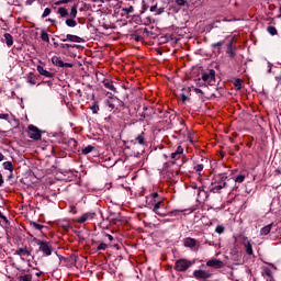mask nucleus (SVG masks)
I'll list each match as a JSON object with an SVG mask.
<instances>
[{"instance_id": "nucleus-11", "label": "nucleus", "mask_w": 281, "mask_h": 281, "mask_svg": "<svg viewBox=\"0 0 281 281\" xmlns=\"http://www.w3.org/2000/svg\"><path fill=\"white\" fill-rule=\"evenodd\" d=\"M92 218H95V213L94 212H88V213H85L81 217H79L77 220V223H87V221H92Z\"/></svg>"}, {"instance_id": "nucleus-30", "label": "nucleus", "mask_w": 281, "mask_h": 281, "mask_svg": "<svg viewBox=\"0 0 281 281\" xmlns=\"http://www.w3.org/2000/svg\"><path fill=\"white\" fill-rule=\"evenodd\" d=\"M52 14V9L46 8L42 14V19H45Z\"/></svg>"}, {"instance_id": "nucleus-18", "label": "nucleus", "mask_w": 281, "mask_h": 281, "mask_svg": "<svg viewBox=\"0 0 281 281\" xmlns=\"http://www.w3.org/2000/svg\"><path fill=\"white\" fill-rule=\"evenodd\" d=\"M4 41L8 45V47H12L14 45V40L10 33L4 34Z\"/></svg>"}, {"instance_id": "nucleus-21", "label": "nucleus", "mask_w": 281, "mask_h": 281, "mask_svg": "<svg viewBox=\"0 0 281 281\" xmlns=\"http://www.w3.org/2000/svg\"><path fill=\"white\" fill-rule=\"evenodd\" d=\"M136 142L137 144H139L140 146H145L146 144V138L144 137V133H142L140 135H138L136 137Z\"/></svg>"}, {"instance_id": "nucleus-14", "label": "nucleus", "mask_w": 281, "mask_h": 281, "mask_svg": "<svg viewBox=\"0 0 281 281\" xmlns=\"http://www.w3.org/2000/svg\"><path fill=\"white\" fill-rule=\"evenodd\" d=\"M184 247H189L190 249H193V247H196V239L187 237L183 239Z\"/></svg>"}, {"instance_id": "nucleus-56", "label": "nucleus", "mask_w": 281, "mask_h": 281, "mask_svg": "<svg viewBox=\"0 0 281 281\" xmlns=\"http://www.w3.org/2000/svg\"><path fill=\"white\" fill-rule=\"evenodd\" d=\"M277 82H281V75L276 77Z\"/></svg>"}, {"instance_id": "nucleus-55", "label": "nucleus", "mask_w": 281, "mask_h": 281, "mask_svg": "<svg viewBox=\"0 0 281 281\" xmlns=\"http://www.w3.org/2000/svg\"><path fill=\"white\" fill-rule=\"evenodd\" d=\"M1 186H3V177L2 176H0V188H1Z\"/></svg>"}, {"instance_id": "nucleus-16", "label": "nucleus", "mask_w": 281, "mask_h": 281, "mask_svg": "<svg viewBox=\"0 0 281 281\" xmlns=\"http://www.w3.org/2000/svg\"><path fill=\"white\" fill-rule=\"evenodd\" d=\"M37 71L41 76H45V78H54V74L45 70L43 66H37Z\"/></svg>"}, {"instance_id": "nucleus-61", "label": "nucleus", "mask_w": 281, "mask_h": 281, "mask_svg": "<svg viewBox=\"0 0 281 281\" xmlns=\"http://www.w3.org/2000/svg\"><path fill=\"white\" fill-rule=\"evenodd\" d=\"M41 273H43V272H38L36 276H41Z\"/></svg>"}, {"instance_id": "nucleus-4", "label": "nucleus", "mask_w": 281, "mask_h": 281, "mask_svg": "<svg viewBox=\"0 0 281 281\" xmlns=\"http://www.w3.org/2000/svg\"><path fill=\"white\" fill-rule=\"evenodd\" d=\"M29 131H27V137H30V139H35L38 140L41 139V137L43 136L41 134V130H38V127L34 126V125H29Z\"/></svg>"}, {"instance_id": "nucleus-5", "label": "nucleus", "mask_w": 281, "mask_h": 281, "mask_svg": "<svg viewBox=\"0 0 281 281\" xmlns=\"http://www.w3.org/2000/svg\"><path fill=\"white\" fill-rule=\"evenodd\" d=\"M212 186L214 187L211 189V192H218V190H223V188H227V177L220 176V180L217 184L213 182Z\"/></svg>"}, {"instance_id": "nucleus-52", "label": "nucleus", "mask_w": 281, "mask_h": 281, "mask_svg": "<svg viewBox=\"0 0 281 281\" xmlns=\"http://www.w3.org/2000/svg\"><path fill=\"white\" fill-rule=\"evenodd\" d=\"M151 198L153 199H159V193H157V192L151 193Z\"/></svg>"}, {"instance_id": "nucleus-24", "label": "nucleus", "mask_w": 281, "mask_h": 281, "mask_svg": "<svg viewBox=\"0 0 281 281\" xmlns=\"http://www.w3.org/2000/svg\"><path fill=\"white\" fill-rule=\"evenodd\" d=\"M66 25H67L68 27H76V25H78V22H76V20H74V18L67 19V20H66Z\"/></svg>"}, {"instance_id": "nucleus-23", "label": "nucleus", "mask_w": 281, "mask_h": 281, "mask_svg": "<svg viewBox=\"0 0 281 281\" xmlns=\"http://www.w3.org/2000/svg\"><path fill=\"white\" fill-rule=\"evenodd\" d=\"M226 54H228L229 58H236V52L232 48V42L228 45Z\"/></svg>"}, {"instance_id": "nucleus-54", "label": "nucleus", "mask_w": 281, "mask_h": 281, "mask_svg": "<svg viewBox=\"0 0 281 281\" xmlns=\"http://www.w3.org/2000/svg\"><path fill=\"white\" fill-rule=\"evenodd\" d=\"M5 159V156H3V154L0 153V161H3Z\"/></svg>"}, {"instance_id": "nucleus-6", "label": "nucleus", "mask_w": 281, "mask_h": 281, "mask_svg": "<svg viewBox=\"0 0 281 281\" xmlns=\"http://www.w3.org/2000/svg\"><path fill=\"white\" fill-rule=\"evenodd\" d=\"M193 278L196 280H207L209 278H212V273L207 270H195L193 272Z\"/></svg>"}, {"instance_id": "nucleus-44", "label": "nucleus", "mask_w": 281, "mask_h": 281, "mask_svg": "<svg viewBox=\"0 0 281 281\" xmlns=\"http://www.w3.org/2000/svg\"><path fill=\"white\" fill-rule=\"evenodd\" d=\"M176 153H177L178 155H183V147H182L181 145H179V146L177 147V149H176Z\"/></svg>"}, {"instance_id": "nucleus-34", "label": "nucleus", "mask_w": 281, "mask_h": 281, "mask_svg": "<svg viewBox=\"0 0 281 281\" xmlns=\"http://www.w3.org/2000/svg\"><path fill=\"white\" fill-rule=\"evenodd\" d=\"M106 105L109 106V109H111L113 111V109H115V103H113V98H111V100L106 101Z\"/></svg>"}, {"instance_id": "nucleus-49", "label": "nucleus", "mask_w": 281, "mask_h": 281, "mask_svg": "<svg viewBox=\"0 0 281 281\" xmlns=\"http://www.w3.org/2000/svg\"><path fill=\"white\" fill-rule=\"evenodd\" d=\"M150 12H159V7H157V4L151 5Z\"/></svg>"}, {"instance_id": "nucleus-8", "label": "nucleus", "mask_w": 281, "mask_h": 281, "mask_svg": "<svg viewBox=\"0 0 281 281\" xmlns=\"http://www.w3.org/2000/svg\"><path fill=\"white\" fill-rule=\"evenodd\" d=\"M52 63L56 67H68V68L74 67V64L65 63L63 61V59H60V57H56V56L52 58Z\"/></svg>"}, {"instance_id": "nucleus-47", "label": "nucleus", "mask_w": 281, "mask_h": 281, "mask_svg": "<svg viewBox=\"0 0 281 281\" xmlns=\"http://www.w3.org/2000/svg\"><path fill=\"white\" fill-rule=\"evenodd\" d=\"M181 100L183 103L188 102V100H190V98H188V95H186V93H181Z\"/></svg>"}, {"instance_id": "nucleus-2", "label": "nucleus", "mask_w": 281, "mask_h": 281, "mask_svg": "<svg viewBox=\"0 0 281 281\" xmlns=\"http://www.w3.org/2000/svg\"><path fill=\"white\" fill-rule=\"evenodd\" d=\"M192 267V261L188 259H178L176 261L175 269L176 271H188Z\"/></svg>"}, {"instance_id": "nucleus-57", "label": "nucleus", "mask_w": 281, "mask_h": 281, "mask_svg": "<svg viewBox=\"0 0 281 281\" xmlns=\"http://www.w3.org/2000/svg\"><path fill=\"white\" fill-rule=\"evenodd\" d=\"M49 23H56V20H53V19H48L47 20Z\"/></svg>"}, {"instance_id": "nucleus-51", "label": "nucleus", "mask_w": 281, "mask_h": 281, "mask_svg": "<svg viewBox=\"0 0 281 281\" xmlns=\"http://www.w3.org/2000/svg\"><path fill=\"white\" fill-rule=\"evenodd\" d=\"M10 117L9 114H0V120H8Z\"/></svg>"}, {"instance_id": "nucleus-1", "label": "nucleus", "mask_w": 281, "mask_h": 281, "mask_svg": "<svg viewBox=\"0 0 281 281\" xmlns=\"http://www.w3.org/2000/svg\"><path fill=\"white\" fill-rule=\"evenodd\" d=\"M33 243H35V245H38L40 251H42L44 256H52V244H49V241L41 240L34 237Z\"/></svg>"}, {"instance_id": "nucleus-36", "label": "nucleus", "mask_w": 281, "mask_h": 281, "mask_svg": "<svg viewBox=\"0 0 281 281\" xmlns=\"http://www.w3.org/2000/svg\"><path fill=\"white\" fill-rule=\"evenodd\" d=\"M122 11L124 12V14H133V7H128V8H125V9H122Z\"/></svg>"}, {"instance_id": "nucleus-59", "label": "nucleus", "mask_w": 281, "mask_h": 281, "mask_svg": "<svg viewBox=\"0 0 281 281\" xmlns=\"http://www.w3.org/2000/svg\"><path fill=\"white\" fill-rule=\"evenodd\" d=\"M187 90L190 91V88H188V89L183 88V89H182V91H187Z\"/></svg>"}, {"instance_id": "nucleus-48", "label": "nucleus", "mask_w": 281, "mask_h": 281, "mask_svg": "<svg viewBox=\"0 0 281 281\" xmlns=\"http://www.w3.org/2000/svg\"><path fill=\"white\" fill-rule=\"evenodd\" d=\"M181 155L180 154H177V151H173L171 154V159H180Z\"/></svg>"}, {"instance_id": "nucleus-60", "label": "nucleus", "mask_w": 281, "mask_h": 281, "mask_svg": "<svg viewBox=\"0 0 281 281\" xmlns=\"http://www.w3.org/2000/svg\"><path fill=\"white\" fill-rule=\"evenodd\" d=\"M144 32L148 33V29H144Z\"/></svg>"}, {"instance_id": "nucleus-46", "label": "nucleus", "mask_w": 281, "mask_h": 281, "mask_svg": "<svg viewBox=\"0 0 281 281\" xmlns=\"http://www.w3.org/2000/svg\"><path fill=\"white\" fill-rule=\"evenodd\" d=\"M177 5L183 7L188 3L186 0H176Z\"/></svg>"}, {"instance_id": "nucleus-39", "label": "nucleus", "mask_w": 281, "mask_h": 281, "mask_svg": "<svg viewBox=\"0 0 281 281\" xmlns=\"http://www.w3.org/2000/svg\"><path fill=\"white\" fill-rule=\"evenodd\" d=\"M224 45H225V42L222 41V42H217V43L212 44V47H213V48H216V47L221 48V47L224 46Z\"/></svg>"}, {"instance_id": "nucleus-12", "label": "nucleus", "mask_w": 281, "mask_h": 281, "mask_svg": "<svg viewBox=\"0 0 281 281\" xmlns=\"http://www.w3.org/2000/svg\"><path fill=\"white\" fill-rule=\"evenodd\" d=\"M243 245L246 249V254H248V256H254V248L251 246V241L249 240V238L244 237L243 238Z\"/></svg>"}, {"instance_id": "nucleus-50", "label": "nucleus", "mask_w": 281, "mask_h": 281, "mask_svg": "<svg viewBox=\"0 0 281 281\" xmlns=\"http://www.w3.org/2000/svg\"><path fill=\"white\" fill-rule=\"evenodd\" d=\"M183 212V211H179V210H176V211H172L171 212V216H179V214Z\"/></svg>"}, {"instance_id": "nucleus-15", "label": "nucleus", "mask_w": 281, "mask_h": 281, "mask_svg": "<svg viewBox=\"0 0 281 281\" xmlns=\"http://www.w3.org/2000/svg\"><path fill=\"white\" fill-rule=\"evenodd\" d=\"M271 229H273V223L263 226L260 229V236H269V234H271Z\"/></svg>"}, {"instance_id": "nucleus-43", "label": "nucleus", "mask_w": 281, "mask_h": 281, "mask_svg": "<svg viewBox=\"0 0 281 281\" xmlns=\"http://www.w3.org/2000/svg\"><path fill=\"white\" fill-rule=\"evenodd\" d=\"M27 82H29L30 85H36V80H34V77H32V76H29V77H27Z\"/></svg>"}, {"instance_id": "nucleus-42", "label": "nucleus", "mask_w": 281, "mask_h": 281, "mask_svg": "<svg viewBox=\"0 0 281 281\" xmlns=\"http://www.w3.org/2000/svg\"><path fill=\"white\" fill-rule=\"evenodd\" d=\"M69 47H76V44H74V45H71V44H61L63 49H69Z\"/></svg>"}, {"instance_id": "nucleus-29", "label": "nucleus", "mask_w": 281, "mask_h": 281, "mask_svg": "<svg viewBox=\"0 0 281 281\" xmlns=\"http://www.w3.org/2000/svg\"><path fill=\"white\" fill-rule=\"evenodd\" d=\"M267 31L271 34V36H276V34H278L276 26H268Z\"/></svg>"}, {"instance_id": "nucleus-35", "label": "nucleus", "mask_w": 281, "mask_h": 281, "mask_svg": "<svg viewBox=\"0 0 281 281\" xmlns=\"http://www.w3.org/2000/svg\"><path fill=\"white\" fill-rule=\"evenodd\" d=\"M236 183H243L245 181V175H239L235 178Z\"/></svg>"}, {"instance_id": "nucleus-27", "label": "nucleus", "mask_w": 281, "mask_h": 281, "mask_svg": "<svg viewBox=\"0 0 281 281\" xmlns=\"http://www.w3.org/2000/svg\"><path fill=\"white\" fill-rule=\"evenodd\" d=\"M76 16H78V9L76 8V5H74L70 10V18L76 19Z\"/></svg>"}, {"instance_id": "nucleus-19", "label": "nucleus", "mask_w": 281, "mask_h": 281, "mask_svg": "<svg viewBox=\"0 0 281 281\" xmlns=\"http://www.w3.org/2000/svg\"><path fill=\"white\" fill-rule=\"evenodd\" d=\"M198 200L199 201H206L207 200V192L205 190H201V188L198 191Z\"/></svg>"}, {"instance_id": "nucleus-53", "label": "nucleus", "mask_w": 281, "mask_h": 281, "mask_svg": "<svg viewBox=\"0 0 281 281\" xmlns=\"http://www.w3.org/2000/svg\"><path fill=\"white\" fill-rule=\"evenodd\" d=\"M194 92H195V93H203V90H201V89H199V88H195V89H194Z\"/></svg>"}, {"instance_id": "nucleus-26", "label": "nucleus", "mask_w": 281, "mask_h": 281, "mask_svg": "<svg viewBox=\"0 0 281 281\" xmlns=\"http://www.w3.org/2000/svg\"><path fill=\"white\" fill-rule=\"evenodd\" d=\"M95 147L92 145H88L86 148L82 149V155H89V153H93Z\"/></svg>"}, {"instance_id": "nucleus-31", "label": "nucleus", "mask_w": 281, "mask_h": 281, "mask_svg": "<svg viewBox=\"0 0 281 281\" xmlns=\"http://www.w3.org/2000/svg\"><path fill=\"white\" fill-rule=\"evenodd\" d=\"M31 225L34 227V229H37L38 232H41V229H43V225H41L36 222H31Z\"/></svg>"}, {"instance_id": "nucleus-13", "label": "nucleus", "mask_w": 281, "mask_h": 281, "mask_svg": "<svg viewBox=\"0 0 281 281\" xmlns=\"http://www.w3.org/2000/svg\"><path fill=\"white\" fill-rule=\"evenodd\" d=\"M206 267H212L213 269H223V261L220 259H210L206 262Z\"/></svg>"}, {"instance_id": "nucleus-41", "label": "nucleus", "mask_w": 281, "mask_h": 281, "mask_svg": "<svg viewBox=\"0 0 281 281\" xmlns=\"http://www.w3.org/2000/svg\"><path fill=\"white\" fill-rule=\"evenodd\" d=\"M194 170H195V172H202V170H203V165L201 164V165L194 166Z\"/></svg>"}, {"instance_id": "nucleus-20", "label": "nucleus", "mask_w": 281, "mask_h": 281, "mask_svg": "<svg viewBox=\"0 0 281 281\" xmlns=\"http://www.w3.org/2000/svg\"><path fill=\"white\" fill-rule=\"evenodd\" d=\"M4 170H9L10 172H13L14 166L12 165V161H5L2 164Z\"/></svg>"}, {"instance_id": "nucleus-17", "label": "nucleus", "mask_w": 281, "mask_h": 281, "mask_svg": "<svg viewBox=\"0 0 281 281\" xmlns=\"http://www.w3.org/2000/svg\"><path fill=\"white\" fill-rule=\"evenodd\" d=\"M103 86L105 87V89H109L110 91H117V89L115 88V86H113V81L109 80V79H104L103 81Z\"/></svg>"}, {"instance_id": "nucleus-9", "label": "nucleus", "mask_w": 281, "mask_h": 281, "mask_svg": "<svg viewBox=\"0 0 281 281\" xmlns=\"http://www.w3.org/2000/svg\"><path fill=\"white\" fill-rule=\"evenodd\" d=\"M15 256H20L23 258V256H32V248H27V246L20 247L15 250Z\"/></svg>"}, {"instance_id": "nucleus-58", "label": "nucleus", "mask_w": 281, "mask_h": 281, "mask_svg": "<svg viewBox=\"0 0 281 281\" xmlns=\"http://www.w3.org/2000/svg\"><path fill=\"white\" fill-rule=\"evenodd\" d=\"M106 237L109 238V240H113V236L112 235H106Z\"/></svg>"}, {"instance_id": "nucleus-25", "label": "nucleus", "mask_w": 281, "mask_h": 281, "mask_svg": "<svg viewBox=\"0 0 281 281\" xmlns=\"http://www.w3.org/2000/svg\"><path fill=\"white\" fill-rule=\"evenodd\" d=\"M58 14H59L60 16H63V18L69 16V11H67V9L60 7V8L58 9Z\"/></svg>"}, {"instance_id": "nucleus-32", "label": "nucleus", "mask_w": 281, "mask_h": 281, "mask_svg": "<svg viewBox=\"0 0 281 281\" xmlns=\"http://www.w3.org/2000/svg\"><path fill=\"white\" fill-rule=\"evenodd\" d=\"M20 281H32V274L21 276Z\"/></svg>"}, {"instance_id": "nucleus-37", "label": "nucleus", "mask_w": 281, "mask_h": 281, "mask_svg": "<svg viewBox=\"0 0 281 281\" xmlns=\"http://www.w3.org/2000/svg\"><path fill=\"white\" fill-rule=\"evenodd\" d=\"M90 109H91L92 113H94V114H98V111H100V106H98L97 104H92L90 106Z\"/></svg>"}, {"instance_id": "nucleus-7", "label": "nucleus", "mask_w": 281, "mask_h": 281, "mask_svg": "<svg viewBox=\"0 0 281 281\" xmlns=\"http://www.w3.org/2000/svg\"><path fill=\"white\" fill-rule=\"evenodd\" d=\"M67 41H70V43H85V40H82V37L71 34H67L66 37L61 38L63 43H67Z\"/></svg>"}, {"instance_id": "nucleus-28", "label": "nucleus", "mask_w": 281, "mask_h": 281, "mask_svg": "<svg viewBox=\"0 0 281 281\" xmlns=\"http://www.w3.org/2000/svg\"><path fill=\"white\" fill-rule=\"evenodd\" d=\"M108 247H109V245H106L105 243H101L98 245L97 251H106Z\"/></svg>"}, {"instance_id": "nucleus-22", "label": "nucleus", "mask_w": 281, "mask_h": 281, "mask_svg": "<svg viewBox=\"0 0 281 281\" xmlns=\"http://www.w3.org/2000/svg\"><path fill=\"white\" fill-rule=\"evenodd\" d=\"M41 38L42 41H44L45 43H49V34H47V32L45 30L41 31Z\"/></svg>"}, {"instance_id": "nucleus-33", "label": "nucleus", "mask_w": 281, "mask_h": 281, "mask_svg": "<svg viewBox=\"0 0 281 281\" xmlns=\"http://www.w3.org/2000/svg\"><path fill=\"white\" fill-rule=\"evenodd\" d=\"M234 86H235L237 89H243V80L236 79Z\"/></svg>"}, {"instance_id": "nucleus-3", "label": "nucleus", "mask_w": 281, "mask_h": 281, "mask_svg": "<svg viewBox=\"0 0 281 281\" xmlns=\"http://www.w3.org/2000/svg\"><path fill=\"white\" fill-rule=\"evenodd\" d=\"M202 80L203 82H207V85H213V82H216V70L211 69L207 72H203Z\"/></svg>"}, {"instance_id": "nucleus-40", "label": "nucleus", "mask_w": 281, "mask_h": 281, "mask_svg": "<svg viewBox=\"0 0 281 281\" xmlns=\"http://www.w3.org/2000/svg\"><path fill=\"white\" fill-rule=\"evenodd\" d=\"M132 38H133V41H136V43H139V41H142V36L137 35V34H132Z\"/></svg>"}, {"instance_id": "nucleus-45", "label": "nucleus", "mask_w": 281, "mask_h": 281, "mask_svg": "<svg viewBox=\"0 0 281 281\" xmlns=\"http://www.w3.org/2000/svg\"><path fill=\"white\" fill-rule=\"evenodd\" d=\"M0 218H1L2 221H4V223H5L7 225L10 223V221H8V217H5V215H3V213H1V211H0Z\"/></svg>"}, {"instance_id": "nucleus-38", "label": "nucleus", "mask_w": 281, "mask_h": 281, "mask_svg": "<svg viewBox=\"0 0 281 281\" xmlns=\"http://www.w3.org/2000/svg\"><path fill=\"white\" fill-rule=\"evenodd\" d=\"M215 232H216V234H223L225 232V227L218 225V226H216Z\"/></svg>"}, {"instance_id": "nucleus-10", "label": "nucleus", "mask_w": 281, "mask_h": 281, "mask_svg": "<svg viewBox=\"0 0 281 281\" xmlns=\"http://www.w3.org/2000/svg\"><path fill=\"white\" fill-rule=\"evenodd\" d=\"M160 210H164V201H158L154 204L153 212L157 214L158 216H166V213L161 212Z\"/></svg>"}]
</instances>
